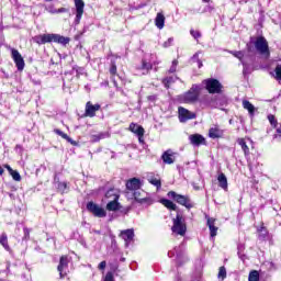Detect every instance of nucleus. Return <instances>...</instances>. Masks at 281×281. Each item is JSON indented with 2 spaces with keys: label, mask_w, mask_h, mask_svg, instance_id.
<instances>
[{
  "label": "nucleus",
  "mask_w": 281,
  "mask_h": 281,
  "mask_svg": "<svg viewBox=\"0 0 281 281\" xmlns=\"http://www.w3.org/2000/svg\"><path fill=\"white\" fill-rule=\"evenodd\" d=\"M120 236L125 241V247H128V244L135 238V231L133 228L122 231Z\"/></svg>",
  "instance_id": "18"
},
{
  "label": "nucleus",
  "mask_w": 281,
  "mask_h": 281,
  "mask_svg": "<svg viewBox=\"0 0 281 281\" xmlns=\"http://www.w3.org/2000/svg\"><path fill=\"white\" fill-rule=\"evenodd\" d=\"M207 227H209V229H210V236H211V238L216 237V234H217V232H218V227H216V225H215V220L209 218V220H207Z\"/></svg>",
  "instance_id": "25"
},
{
  "label": "nucleus",
  "mask_w": 281,
  "mask_h": 281,
  "mask_svg": "<svg viewBox=\"0 0 281 281\" xmlns=\"http://www.w3.org/2000/svg\"><path fill=\"white\" fill-rule=\"evenodd\" d=\"M237 144L240 146V148L244 151V155L247 159V157H249V146H247V142L245 140V138H238Z\"/></svg>",
  "instance_id": "31"
},
{
  "label": "nucleus",
  "mask_w": 281,
  "mask_h": 281,
  "mask_svg": "<svg viewBox=\"0 0 281 281\" xmlns=\"http://www.w3.org/2000/svg\"><path fill=\"white\" fill-rule=\"evenodd\" d=\"M228 54H232V56L238 58L240 63H243V58H245V50H228Z\"/></svg>",
  "instance_id": "35"
},
{
  "label": "nucleus",
  "mask_w": 281,
  "mask_h": 281,
  "mask_svg": "<svg viewBox=\"0 0 281 281\" xmlns=\"http://www.w3.org/2000/svg\"><path fill=\"white\" fill-rule=\"evenodd\" d=\"M23 232H24L23 240H30V228L24 227Z\"/></svg>",
  "instance_id": "50"
},
{
  "label": "nucleus",
  "mask_w": 281,
  "mask_h": 281,
  "mask_svg": "<svg viewBox=\"0 0 281 281\" xmlns=\"http://www.w3.org/2000/svg\"><path fill=\"white\" fill-rule=\"evenodd\" d=\"M203 85H205V89L206 91H209V93H221L223 89V85H221V81L214 78L205 79L203 81Z\"/></svg>",
  "instance_id": "9"
},
{
  "label": "nucleus",
  "mask_w": 281,
  "mask_h": 281,
  "mask_svg": "<svg viewBox=\"0 0 281 281\" xmlns=\"http://www.w3.org/2000/svg\"><path fill=\"white\" fill-rule=\"evenodd\" d=\"M86 207L88 212L97 216V218H104L106 216V211L93 202H88Z\"/></svg>",
  "instance_id": "10"
},
{
  "label": "nucleus",
  "mask_w": 281,
  "mask_h": 281,
  "mask_svg": "<svg viewBox=\"0 0 281 281\" xmlns=\"http://www.w3.org/2000/svg\"><path fill=\"white\" fill-rule=\"evenodd\" d=\"M196 65L199 69H201V67H203V61L201 59H198Z\"/></svg>",
  "instance_id": "63"
},
{
  "label": "nucleus",
  "mask_w": 281,
  "mask_h": 281,
  "mask_svg": "<svg viewBox=\"0 0 281 281\" xmlns=\"http://www.w3.org/2000/svg\"><path fill=\"white\" fill-rule=\"evenodd\" d=\"M217 278H220V280H225L227 278V270L225 269V267H221Z\"/></svg>",
  "instance_id": "40"
},
{
  "label": "nucleus",
  "mask_w": 281,
  "mask_h": 281,
  "mask_svg": "<svg viewBox=\"0 0 281 281\" xmlns=\"http://www.w3.org/2000/svg\"><path fill=\"white\" fill-rule=\"evenodd\" d=\"M132 195L134 196L136 203H139L140 205H153V198H150L148 193L142 189L132 192Z\"/></svg>",
  "instance_id": "8"
},
{
  "label": "nucleus",
  "mask_w": 281,
  "mask_h": 281,
  "mask_svg": "<svg viewBox=\"0 0 281 281\" xmlns=\"http://www.w3.org/2000/svg\"><path fill=\"white\" fill-rule=\"evenodd\" d=\"M161 203H162V205H165V207H167V210H172L173 212H177V210H178L177 204H175V202H172L168 199H162Z\"/></svg>",
  "instance_id": "33"
},
{
  "label": "nucleus",
  "mask_w": 281,
  "mask_h": 281,
  "mask_svg": "<svg viewBox=\"0 0 281 281\" xmlns=\"http://www.w3.org/2000/svg\"><path fill=\"white\" fill-rule=\"evenodd\" d=\"M113 280H114L113 272H108L105 274L104 281H113Z\"/></svg>",
  "instance_id": "54"
},
{
  "label": "nucleus",
  "mask_w": 281,
  "mask_h": 281,
  "mask_svg": "<svg viewBox=\"0 0 281 281\" xmlns=\"http://www.w3.org/2000/svg\"><path fill=\"white\" fill-rule=\"evenodd\" d=\"M101 105L100 103H91V101H88L86 103V111H85V117H95V112L100 111Z\"/></svg>",
  "instance_id": "14"
},
{
  "label": "nucleus",
  "mask_w": 281,
  "mask_h": 281,
  "mask_svg": "<svg viewBox=\"0 0 281 281\" xmlns=\"http://www.w3.org/2000/svg\"><path fill=\"white\" fill-rule=\"evenodd\" d=\"M171 232L177 236H186V232H188V226L186 225V218L182 215L177 213L176 218H173V225L171 227Z\"/></svg>",
  "instance_id": "7"
},
{
  "label": "nucleus",
  "mask_w": 281,
  "mask_h": 281,
  "mask_svg": "<svg viewBox=\"0 0 281 281\" xmlns=\"http://www.w3.org/2000/svg\"><path fill=\"white\" fill-rule=\"evenodd\" d=\"M69 267V258L67 256H63L59 259V265L57 267V271H59L60 278H65L67 273H64L65 269Z\"/></svg>",
  "instance_id": "17"
},
{
  "label": "nucleus",
  "mask_w": 281,
  "mask_h": 281,
  "mask_svg": "<svg viewBox=\"0 0 281 281\" xmlns=\"http://www.w3.org/2000/svg\"><path fill=\"white\" fill-rule=\"evenodd\" d=\"M153 65H159V61H146V59L142 60V67L140 69H143V75L146 76V74H148V71H150V69H153Z\"/></svg>",
  "instance_id": "23"
},
{
  "label": "nucleus",
  "mask_w": 281,
  "mask_h": 281,
  "mask_svg": "<svg viewBox=\"0 0 281 281\" xmlns=\"http://www.w3.org/2000/svg\"><path fill=\"white\" fill-rule=\"evenodd\" d=\"M199 89V85H193L189 91L179 97V100L184 104H194V102L199 101V97L201 95Z\"/></svg>",
  "instance_id": "5"
},
{
  "label": "nucleus",
  "mask_w": 281,
  "mask_h": 281,
  "mask_svg": "<svg viewBox=\"0 0 281 281\" xmlns=\"http://www.w3.org/2000/svg\"><path fill=\"white\" fill-rule=\"evenodd\" d=\"M155 25L158 27V30H164V26L166 25V16L164 13H157L155 19Z\"/></svg>",
  "instance_id": "24"
},
{
  "label": "nucleus",
  "mask_w": 281,
  "mask_h": 281,
  "mask_svg": "<svg viewBox=\"0 0 281 281\" xmlns=\"http://www.w3.org/2000/svg\"><path fill=\"white\" fill-rule=\"evenodd\" d=\"M179 120L180 122H188V120H195L196 114L189 111L186 108H179L178 109Z\"/></svg>",
  "instance_id": "13"
},
{
  "label": "nucleus",
  "mask_w": 281,
  "mask_h": 281,
  "mask_svg": "<svg viewBox=\"0 0 281 281\" xmlns=\"http://www.w3.org/2000/svg\"><path fill=\"white\" fill-rule=\"evenodd\" d=\"M213 10H214V5L207 4V5L204 7V9L202 10V14H205L206 12L212 13Z\"/></svg>",
  "instance_id": "47"
},
{
  "label": "nucleus",
  "mask_w": 281,
  "mask_h": 281,
  "mask_svg": "<svg viewBox=\"0 0 281 281\" xmlns=\"http://www.w3.org/2000/svg\"><path fill=\"white\" fill-rule=\"evenodd\" d=\"M179 80V77L177 76H169L162 79V85L165 89H170V85H175Z\"/></svg>",
  "instance_id": "27"
},
{
  "label": "nucleus",
  "mask_w": 281,
  "mask_h": 281,
  "mask_svg": "<svg viewBox=\"0 0 281 281\" xmlns=\"http://www.w3.org/2000/svg\"><path fill=\"white\" fill-rule=\"evenodd\" d=\"M54 133H56V135H59V137H63V139L67 138V134L58 128L54 130Z\"/></svg>",
  "instance_id": "51"
},
{
  "label": "nucleus",
  "mask_w": 281,
  "mask_h": 281,
  "mask_svg": "<svg viewBox=\"0 0 281 281\" xmlns=\"http://www.w3.org/2000/svg\"><path fill=\"white\" fill-rule=\"evenodd\" d=\"M189 142L192 146H203L205 145V137L201 134H192L189 136Z\"/></svg>",
  "instance_id": "19"
},
{
  "label": "nucleus",
  "mask_w": 281,
  "mask_h": 281,
  "mask_svg": "<svg viewBox=\"0 0 281 281\" xmlns=\"http://www.w3.org/2000/svg\"><path fill=\"white\" fill-rule=\"evenodd\" d=\"M0 245L4 247L5 251H10V245L8 244V235L5 233H2L0 236Z\"/></svg>",
  "instance_id": "34"
},
{
  "label": "nucleus",
  "mask_w": 281,
  "mask_h": 281,
  "mask_svg": "<svg viewBox=\"0 0 281 281\" xmlns=\"http://www.w3.org/2000/svg\"><path fill=\"white\" fill-rule=\"evenodd\" d=\"M130 131L132 133H134V135H137V137H144V133H146L144 127L142 125L136 124V123H131L130 124Z\"/></svg>",
  "instance_id": "21"
},
{
  "label": "nucleus",
  "mask_w": 281,
  "mask_h": 281,
  "mask_svg": "<svg viewBox=\"0 0 281 281\" xmlns=\"http://www.w3.org/2000/svg\"><path fill=\"white\" fill-rule=\"evenodd\" d=\"M98 269H100V271H104L106 269V261H101L98 266Z\"/></svg>",
  "instance_id": "55"
},
{
  "label": "nucleus",
  "mask_w": 281,
  "mask_h": 281,
  "mask_svg": "<svg viewBox=\"0 0 281 281\" xmlns=\"http://www.w3.org/2000/svg\"><path fill=\"white\" fill-rule=\"evenodd\" d=\"M34 43L37 45H45L47 43H58L59 45H69V37H65L60 34L48 33L40 34L33 37Z\"/></svg>",
  "instance_id": "1"
},
{
  "label": "nucleus",
  "mask_w": 281,
  "mask_h": 281,
  "mask_svg": "<svg viewBox=\"0 0 281 281\" xmlns=\"http://www.w3.org/2000/svg\"><path fill=\"white\" fill-rule=\"evenodd\" d=\"M175 71H177L176 66H171V67L169 68V74H175Z\"/></svg>",
  "instance_id": "62"
},
{
  "label": "nucleus",
  "mask_w": 281,
  "mask_h": 281,
  "mask_svg": "<svg viewBox=\"0 0 281 281\" xmlns=\"http://www.w3.org/2000/svg\"><path fill=\"white\" fill-rule=\"evenodd\" d=\"M258 239L261 241L269 240V231L265 226L258 228Z\"/></svg>",
  "instance_id": "29"
},
{
  "label": "nucleus",
  "mask_w": 281,
  "mask_h": 281,
  "mask_svg": "<svg viewBox=\"0 0 281 281\" xmlns=\"http://www.w3.org/2000/svg\"><path fill=\"white\" fill-rule=\"evenodd\" d=\"M109 137V133H100L93 136L94 142H100V139H106Z\"/></svg>",
  "instance_id": "41"
},
{
  "label": "nucleus",
  "mask_w": 281,
  "mask_h": 281,
  "mask_svg": "<svg viewBox=\"0 0 281 281\" xmlns=\"http://www.w3.org/2000/svg\"><path fill=\"white\" fill-rule=\"evenodd\" d=\"M76 8V18L75 23L78 25L80 20L82 19V14H85V1L83 0H75Z\"/></svg>",
  "instance_id": "12"
},
{
  "label": "nucleus",
  "mask_w": 281,
  "mask_h": 281,
  "mask_svg": "<svg viewBox=\"0 0 281 281\" xmlns=\"http://www.w3.org/2000/svg\"><path fill=\"white\" fill-rule=\"evenodd\" d=\"M237 254H245V244L237 245Z\"/></svg>",
  "instance_id": "52"
},
{
  "label": "nucleus",
  "mask_w": 281,
  "mask_h": 281,
  "mask_svg": "<svg viewBox=\"0 0 281 281\" xmlns=\"http://www.w3.org/2000/svg\"><path fill=\"white\" fill-rule=\"evenodd\" d=\"M190 34H191V36H193V38H195V40L201 38V32H199V31L191 30V31H190Z\"/></svg>",
  "instance_id": "48"
},
{
  "label": "nucleus",
  "mask_w": 281,
  "mask_h": 281,
  "mask_svg": "<svg viewBox=\"0 0 281 281\" xmlns=\"http://www.w3.org/2000/svg\"><path fill=\"white\" fill-rule=\"evenodd\" d=\"M147 100H148L149 102H156V101H157V94L148 95V97H147Z\"/></svg>",
  "instance_id": "57"
},
{
  "label": "nucleus",
  "mask_w": 281,
  "mask_h": 281,
  "mask_svg": "<svg viewBox=\"0 0 281 281\" xmlns=\"http://www.w3.org/2000/svg\"><path fill=\"white\" fill-rule=\"evenodd\" d=\"M105 199H111V201L120 200V193L115 189H110L105 192Z\"/></svg>",
  "instance_id": "32"
},
{
  "label": "nucleus",
  "mask_w": 281,
  "mask_h": 281,
  "mask_svg": "<svg viewBox=\"0 0 281 281\" xmlns=\"http://www.w3.org/2000/svg\"><path fill=\"white\" fill-rule=\"evenodd\" d=\"M254 46L261 56H269V42H267L265 36H258L257 38L250 37L249 42L246 44V49L248 52H255Z\"/></svg>",
  "instance_id": "2"
},
{
  "label": "nucleus",
  "mask_w": 281,
  "mask_h": 281,
  "mask_svg": "<svg viewBox=\"0 0 281 281\" xmlns=\"http://www.w3.org/2000/svg\"><path fill=\"white\" fill-rule=\"evenodd\" d=\"M13 181H21V173L19 171L13 170L11 173Z\"/></svg>",
  "instance_id": "44"
},
{
  "label": "nucleus",
  "mask_w": 281,
  "mask_h": 281,
  "mask_svg": "<svg viewBox=\"0 0 281 281\" xmlns=\"http://www.w3.org/2000/svg\"><path fill=\"white\" fill-rule=\"evenodd\" d=\"M248 168H249L250 172H254V165L251 162H248Z\"/></svg>",
  "instance_id": "64"
},
{
  "label": "nucleus",
  "mask_w": 281,
  "mask_h": 281,
  "mask_svg": "<svg viewBox=\"0 0 281 281\" xmlns=\"http://www.w3.org/2000/svg\"><path fill=\"white\" fill-rule=\"evenodd\" d=\"M55 188L60 192V194H65L69 190L67 182H60L58 178L54 179Z\"/></svg>",
  "instance_id": "22"
},
{
  "label": "nucleus",
  "mask_w": 281,
  "mask_h": 281,
  "mask_svg": "<svg viewBox=\"0 0 281 281\" xmlns=\"http://www.w3.org/2000/svg\"><path fill=\"white\" fill-rule=\"evenodd\" d=\"M248 281H260V273L257 270L250 271L248 276Z\"/></svg>",
  "instance_id": "37"
},
{
  "label": "nucleus",
  "mask_w": 281,
  "mask_h": 281,
  "mask_svg": "<svg viewBox=\"0 0 281 281\" xmlns=\"http://www.w3.org/2000/svg\"><path fill=\"white\" fill-rule=\"evenodd\" d=\"M225 135V131H223L218 125H214L209 130V137L211 139H221Z\"/></svg>",
  "instance_id": "16"
},
{
  "label": "nucleus",
  "mask_w": 281,
  "mask_h": 281,
  "mask_svg": "<svg viewBox=\"0 0 281 281\" xmlns=\"http://www.w3.org/2000/svg\"><path fill=\"white\" fill-rule=\"evenodd\" d=\"M149 183H151V186H155V188H157V190H161V180L157 179L156 177H151L148 178Z\"/></svg>",
  "instance_id": "36"
},
{
  "label": "nucleus",
  "mask_w": 281,
  "mask_h": 281,
  "mask_svg": "<svg viewBox=\"0 0 281 281\" xmlns=\"http://www.w3.org/2000/svg\"><path fill=\"white\" fill-rule=\"evenodd\" d=\"M117 201L120 200H110L106 204V210L109 212H117V210L121 207L120 202Z\"/></svg>",
  "instance_id": "26"
},
{
  "label": "nucleus",
  "mask_w": 281,
  "mask_h": 281,
  "mask_svg": "<svg viewBox=\"0 0 281 281\" xmlns=\"http://www.w3.org/2000/svg\"><path fill=\"white\" fill-rule=\"evenodd\" d=\"M268 120H269L271 126H278V121L276 120V116L273 114H269Z\"/></svg>",
  "instance_id": "45"
},
{
  "label": "nucleus",
  "mask_w": 281,
  "mask_h": 281,
  "mask_svg": "<svg viewBox=\"0 0 281 281\" xmlns=\"http://www.w3.org/2000/svg\"><path fill=\"white\" fill-rule=\"evenodd\" d=\"M254 63H256V53L255 52H248L246 48L244 53V57L241 59L243 65V74L244 76H249L251 71H254Z\"/></svg>",
  "instance_id": "4"
},
{
  "label": "nucleus",
  "mask_w": 281,
  "mask_h": 281,
  "mask_svg": "<svg viewBox=\"0 0 281 281\" xmlns=\"http://www.w3.org/2000/svg\"><path fill=\"white\" fill-rule=\"evenodd\" d=\"M237 256L243 262H247V260H249V257L245 255V252H239Z\"/></svg>",
  "instance_id": "49"
},
{
  "label": "nucleus",
  "mask_w": 281,
  "mask_h": 281,
  "mask_svg": "<svg viewBox=\"0 0 281 281\" xmlns=\"http://www.w3.org/2000/svg\"><path fill=\"white\" fill-rule=\"evenodd\" d=\"M66 142H68L69 144H71V146H78V143L76 140H74L71 137H69V135H67Z\"/></svg>",
  "instance_id": "53"
},
{
  "label": "nucleus",
  "mask_w": 281,
  "mask_h": 281,
  "mask_svg": "<svg viewBox=\"0 0 281 281\" xmlns=\"http://www.w3.org/2000/svg\"><path fill=\"white\" fill-rule=\"evenodd\" d=\"M207 104L210 106H218V104H220V106H223L224 104H227V99L225 97H223L221 102L215 101V103H214V101H209Z\"/></svg>",
  "instance_id": "39"
},
{
  "label": "nucleus",
  "mask_w": 281,
  "mask_h": 281,
  "mask_svg": "<svg viewBox=\"0 0 281 281\" xmlns=\"http://www.w3.org/2000/svg\"><path fill=\"white\" fill-rule=\"evenodd\" d=\"M243 108L246 109V111H248L249 115H251V117H254L255 113H256V106H254V104H251V102H249L248 100H243Z\"/></svg>",
  "instance_id": "30"
},
{
  "label": "nucleus",
  "mask_w": 281,
  "mask_h": 281,
  "mask_svg": "<svg viewBox=\"0 0 281 281\" xmlns=\"http://www.w3.org/2000/svg\"><path fill=\"white\" fill-rule=\"evenodd\" d=\"M79 243L80 245H82V247H87V241L85 240V238H80Z\"/></svg>",
  "instance_id": "61"
},
{
  "label": "nucleus",
  "mask_w": 281,
  "mask_h": 281,
  "mask_svg": "<svg viewBox=\"0 0 281 281\" xmlns=\"http://www.w3.org/2000/svg\"><path fill=\"white\" fill-rule=\"evenodd\" d=\"M172 43H175V38L169 37L166 42H164L162 47H165V48L171 47Z\"/></svg>",
  "instance_id": "46"
},
{
  "label": "nucleus",
  "mask_w": 281,
  "mask_h": 281,
  "mask_svg": "<svg viewBox=\"0 0 281 281\" xmlns=\"http://www.w3.org/2000/svg\"><path fill=\"white\" fill-rule=\"evenodd\" d=\"M110 74L111 76H115V74H117V65L115 61H111Z\"/></svg>",
  "instance_id": "43"
},
{
  "label": "nucleus",
  "mask_w": 281,
  "mask_h": 281,
  "mask_svg": "<svg viewBox=\"0 0 281 281\" xmlns=\"http://www.w3.org/2000/svg\"><path fill=\"white\" fill-rule=\"evenodd\" d=\"M76 72L77 78H80V76H85V68L79 66L72 67V74Z\"/></svg>",
  "instance_id": "38"
},
{
  "label": "nucleus",
  "mask_w": 281,
  "mask_h": 281,
  "mask_svg": "<svg viewBox=\"0 0 281 281\" xmlns=\"http://www.w3.org/2000/svg\"><path fill=\"white\" fill-rule=\"evenodd\" d=\"M217 181L222 190H227L228 183H227V176H225V173L221 172L217 177Z\"/></svg>",
  "instance_id": "28"
},
{
  "label": "nucleus",
  "mask_w": 281,
  "mask_h": 281,
  "mask_svg": "<svg viewBox=\"0 0 281 281\" xmlns=\"http://www.w3.org/2000/svg\"><path fill=\"white\" fill-rule=\"evenodd\" d=\"M65 12H69V9L67 8L57 9V14L65 13Z\"/></svg>",
  "instance_id": "58"
},
{
  "label": "nucleus",
  "mask_w": 281,
  "mask_h": 281,
  "mask_svg": "<svg viewBox=\"0 0 281 281\" xmlns=\"http://www.w3.org/2000/svg\"><path fill=\"white\" fill-rule=\"evenodd\" d=\"M46 12H49V14H57V10L53 4L45 7Z\"/></svg>",
  "instance_id": "42"
},
{
  "label": "nucleus",
  "mask_w": 281,
  "mask_h": 281,
  "mask_svg": "<svg viewBox=\"0 0 281 281\" xmlns=\"http://www.w3.org/2000/svg\"><path fill=\"white\" fill-rule=\"evenodd\" d=\"M200 59H199V53H195L193 56H192V61L193 63H196V61H199Z\"/></svg>",
  "instance_id": "59"
},
{
  "label": "nucleus",
  "mask_w": 281,
  "mask_h": 281,
  "mask_svg": "<svg viewBox=\"0 0 281 281\" xmlns=\"http://www.w3.org/2000/svg\"><path fill=\"white\" fill-rule=\"evenodd\" d=\"M177 267H183L188 262V256L186 255V241H182L179 246H176L172 250L168 251V258H175Z\"/></svg>",
  "instance_id": "3"
},
{
  "label": "nucleus",
  "mask_w": 281,
  "mask_h": 281,
  "mask_svg": "<svg viewBox=\"0 0 281 281\" xmlns=\"http://www.w3.org/2000/svg\"><path fill=\"white\" fill-rule=\"evenodd\" d=\"M167 196L169 199H172V201H176V203H178L179 205H183L184 207H187V210H192V207H194V203L189 195H181L175 191H169L167 193Z\"/></svg>",
  "instance_id": "6"
},
{
  "label": "nucleus",
  "mask_w": 281,
  "mask_h": 281,
  "mask_svg": "<svg viewBox=\"0 0 281 281\" xmlns=\"http://www.w3.org/2000/svg\"><path fill=\"white\" fill-rule=\"evenodd\" d=\"M15 153H18V155H23V146L16 145L15 146Z\"/></svg>",
  "instance_id": "56"
},
{
  "label": "nucleus",
  "mask_w": 281,
  "mask_h": 281,
  "mask_svg": "<svg viewBox=\"0 0 281 281\" xmlns=\"http://www.w3.org/2000/svg\"><path fill=\"white\" fill-rule=\"evenodd\" d=\"M11 56L15 63L18 71H23V69H25V60L23 59V56H21V53H19L16 48H11Z\"/></svg>",
  "instance_id": "11"
},
{
  "label": "nucleus",
  "mask_w": 281,
  "mask_h": 281,
  "mask_svg": "<svg viewBox=\"0 0 281 281\" xmlns=\"http://www.w3.org/2000/svg\"><path fill=\"white\" fill-rule=\"evenodd\" d=\"M4 168L8 170L9 175H11L14 171V169H12L10 165H4Z\"/></svg>",
  "instance_id": "60"
},
{
  "label": "nucleus",
  "mask_w": 281,
  "mask_h": 281,
  "mask_svg": "<svg viewBox=\"0 0 281 281\" xmlns=\"http://www.w3.org/2000/svg\"><path fill=\"white\" fill-rule=\"evenodd\" d=\"M161 159L164 164H167L169 166L175 164V153L172 151V149L164 151V154L161 155Z\"/></svg>",
  "instance_id": "20"
},
{
  "label": "nucleus",
  "mask_w": 281,
  "mask_h": 281,
  "mask_svg": "<svg viewBox=\"0 0 281 281\" xmlns=\"http://www.w3.org/2000/svg\"><path fill=\"white\" fill-rule=\"evenodd\" d=\"M144 183L139 178H132L126 182V188L130 190V192H135L142 189Z\"/></svg>",
  "instance_id": "15"
}]
</instances>
